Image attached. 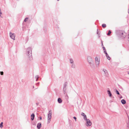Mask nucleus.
Masks as SVG:
<instances>
[{
  "label": "nucleus",
  "mask_w": 129,
  "mask_h": 129,
  "mask_svg": "<svg viewBox=\"0 0 129 129\" xmlns=\"http://www.w3.org/2000/svg\"><path fill=\"white\" fill-rule=\"evenodd\" d=\"M27 55L30 58L29 60H30L32 59V49L30 48H28L27 49Z\"/></svg>",
  "instance_id": "obj_1"
},
{
  "label": "nucleus",
  "mask_w": 129,
  "mask_h": 129,
  "mask_svg": "<svg viewBox=\"0 0 129 129\" xmlns=\"http://www.w3.org/2000/svg\"><path fill=\"white\" fill-rule=\"evenodd\" d=\"M87 62L90 65H91L93 63V60L92 57L90 56H88L87 57Z\"/></svg>",
  "instance_id": "obj_2"
},
{
  "label": "nucleus",
  "mask_w": 129,
  "mask_h": 129,
  "mask_svg": "<svg viewBox=\"0 0 129 129\" xmlns=\"http://www.w3.org/2000/svg\"><path fill=\"white\" fill-rule=\"evenodd\" d=\"M95 63L96 66L98 67L100 64V58L96 57L95 58Z\"/></svg>",
  "instance_id": "obj_3"
},
{
  "label": "nucleus",
  "mask_w": 129,
  "mask_h": 129,
  "mask_svg": "<svg viewBox=\"0 0 129 129\" xmlns=\"http://www.w3.org/2000/svg\"><path fill=\"white\" fill-rule=\"evenodd\" d=\"M52 112L50 110L49 111V113L48 115V123H50L51 119V118Z\"/></svg>",
  "instance_id": "obj_4"
},
{
  "label": "nucleus",
  "mask_w": 129,
  "mask_h": 129,
  "mask_svg": "<svg viewBox=\"0 0 129 129\" xmlns=\"http://www.w3.org/2000/svg\"><path fill=\"white\" fill-rule=\"evenodd\" d=\"M67 82H65L63 84V90L64 94L66 93L67 92Z\"/></svg>",
  "instance_id": "obj_5"
},
{
  "label": "nucleus",
  "mask_w": 129,
  "mask_h": 129,
  "mask_svg": "<svg viewBox=\"0 0 129 129\" xmlns=\"http://www.w3.org/2000/svg\"><path fill=\"white\" fill-rule=\"evenodd\" d=\"M85 120L86 121L85 125L87 126H89L91 125L92 122L89 119H86Z\"/></svg>",
  "instance_id": "obj_6"
},
{
  "label": "nucleus",
  "mask_w": 129,
  "mask_h": 129,
  "mask_svg": "<svg viewBox=\"0 0 129 129\" xmlns=\"http://www.w3.org/2000/svg\"><path fill=\"white\" fill-rule=\"evenodd\" d=\"M10 37L13 40H15V35L14 33H13L11 32H10Z\"/></svg>",
  "instance_id": "obj_7"
},
{
  "label": "nucleus",
  "mask_w": 129,
  "mask_h": 129,
  "mask_svg": "<svg viewBox=\"0 0 129 129\" xmlns=\"http://www.w3.org/2000/svg\"><path fill=\"white\" fill-rule=\"evenodd\" d=\"M104 73V76L106 77H108L109 74L107 71L106 69H104L103 70Z\"/></svg>",
  "instance_id": "obj_8"
},
{
  "label": "nucleus",
  "mask_w": 129,
  "mask_h": 129,
  "mask_svg": "<svg viewBox=\"0 0 129 129\" xmlns=\"http://www.w3.org/2000/svg\"><path fill=\"white\" fill-rule=\"evenodd\" d=\"M81 115L84 117L83 118L84 120H86L87 119V116L85 114L83 113H82Z\"/></svg>",
  "instance_id": "obj_9"
},
{
  "label": "nucleus",
  "mask_w": 129,
  "mask_h": 129,
  "mask_svg": "<svg viewBox=\"0 0 129 129\" xmlns=\"http://www.w3.org/2000/svg\"><path fill=\"white\" fill-rule=\"evenodd\" d=\"M35 115L34 113L32 114L31 115V120H33L34 119Z\"/></svg>",
  "instance_id": "obj_10"
},
{
  "label": "nucleus",
  "mask_w": 129,
  "mask_h": 129,
  "mask_svg": "<svg viewBox=\"0 0 129 129\" xmlns=\"http://www.w3.org/2000/svg\"><path fill=\"white\" fill-rule=\"evenodd\" d=\"M41 126V123H38L37 125V127L38 129H40Z\"/></svg>",
  "instance_id": "obj_11"
},
{
  "label": "nucleus",
  "mask_w": 129,
  "mask_h": 129,
  "mask_svg": "<svg viewBox=\"0 0 129 129\" xmlns=\"http://www.w3.org/2000/svg\"><path fill=\"white\" fill-rule=\"evenodd\" d=\"M108 94L109 96H112V94L110 90H108L107 91Z\"/></svg>",
  "instance_id": "obj_12"
},
{
  "label": "nucleus",
  "mask_w": 129,
  "mask_h": 129,
  "mask_svg": "<svg viewBox=\"0 0 129 129\" xmlns=\"http://www.w3.org/2000/svg\"><path fill=\"white\" fill-rule=\"evenodd\" d=\"M57 101L58 103H61L62 102V100L60 98L58 99Z\"/></svg>",
  "instance_id": "obj_13"
},
{
  "label": "nucleus",
  "mask_w": 129,
  "mask_h": 129,
  "mask_svg": "<svg viewBox=\"0 0 129 129\" xmlns=\"http://www.w3.org/2000/svg\"><path fill=\"white\" fill-rule=\"evenodd\" d=\"M121 103L123 104H125L126 103V101L124 99L122 100L121 101Z\"/></svg>",
  "instance_id": "obj_14"
},
{
  "label": "nucleus",
  "mask_w": 129,
  "mask_h": 129,
  "mask_svg": "<svg viewBox=\"0 0 129 129\" xmlns=\"http://www.w3.org/2000/svg\"><path fill=\"white\" fill-rule=\"evenodd\" d=\"M106 56L107 57V59L108 60H110V57L108 55V54H107V53H106Z\"/></svg>",
  "instance_id": "obj_15"
},
{
  "label": "nucleus",
  "mask_w": 129,
  "mask_h": 129,
  "mask_svg": "<svg viewBox=\"0 0 129 129\" xmlns=\"http://www.w3.org/2000/svg\"><path fill=\"white\" fill-rule=\"evenodd\" d=\"M70 62L71 63H73L74 62V61L71 58H70Z\"/></svg>",
  "instance_id": "obj_16"
},
{
  "label": "nucleus",
  "mask_w": 129,
  "mask_h": 129,
  "mask_svg": "<svg viewBox=\"0 0 129 129\" xmlns=\"http://www.w3.org/2000/svg\"><path fill=\"white\" fill-rule=\"evenodd\" d=\"M71 67L73 68H75V65L73 63H72L71 65Z\"/></svg>",
  "instance_id": "obj_17"
},
{
  "label": "nucleus",
  "mask_w": 129,
  "mask_h": 129,
  "mask_svg": "<svg viewBox=\"0 0 129 129\" xmlns=\"http://www.w3.org/2000/svg\"><path fill=\"white\" fill-rule=\"evenodd\" d=\"M111 33V32L110 30H109L108 31V33L107 34L108 35H109Z\"/></svg>",
  "instance_id": "obj_18"
},
{
  "label": "nucleus",
  "mask_w": 129,
  "mask_h": 129,
  "mask_svg": "<svg viewBox=\"0 0 129 129\" xmlns=\"http://www.w3.org/2000/svg\"><path fill=\"white\" fill-rule=\"evenodd\" d=\"M102 26L103 27H105L106 26V24H103L102 25Z\"/></svg>",
  "instance_id": "obj_19"
},
{
  "label": "nucleus",
  "mask_w": 129,
  "mask_h": 129,
  "mask_svg": "<svg viewBox=\"0 0 129 129\" xmlns=\"http://www.w3.org/2000/svg\"><path fill=\"white\" fill-rule=\"evenodd\" d=\"M127 40L129 42V34L127 36Z\"/></svg>",
  "instance_id": "obj_20"
},
{
  "label": "nucleus",
  "mask_w": 129,
  "mask_h": 129,
  "mask_svg": "<svg viewBox=\"0 0 129 129\" xmlns=\"http://www.w3.org/2000/svg\"><path fill=\"white\" fill-rule=\"evenodd\" d=\"M116 93L118 94H119V93L118 91L117 90H116Z\"/></svg>",
  "instance_id": "obj_21"
},
{
  "label": "nucleus",
  "mask_w": 129,
  "mask_h": 129,
  "mask_svg": "<svg viewBox=\"0 0 129 129\" xmlns=\"http://www.w3.org/2000/svg\"><path fill=\"white\" fill-rule=\"evenodd\" d=\"M28 18H26L24 19V21L25 22H26V21H27V20H28Z\"/></svg>",
  "instance_id": "obj_22"
},
{
  "label": "nucleus",
  "mask_w": 129,
  "mask_h": 129,
  "mask_svg": "<svg viewBox=\"0 0 129 129\" xmlns=\"http://www.w3.org/2000/svg\"><path fill=\"white\" fill-rule=\"evenodd\" d=\"M4 74V73L3 72H0V74L1 75H3Z\"/></svg>",
  "instance_id": "obj_23"
},
{
  "label": "nucleus",
  "mask_w": 129,
  "mask_h": 129,
  "mask_svg": "<svg viewBox=\"0 0 129 129\" xmlns=\"http://www.w3.org/2000/svg\"><path fill=\"white\" fill-rule=\"evenodd\" d=\"M73 118L75 120V121H76V120L77 119L76 117L74 116V117Z\"/></svg>",
  "instance_id": "obj_24"
},
{
  "label": "nucleus",
  "mask_w": 129,
  "mask_h": 129,
  "mask_svg": "<svg viewBox=\"0 0 129 129\" xmlns=\"http://www.w3.org/2000/svg\"><path fill=\"white\" fill-rule=\"evenodd\" d=\"M104 50V53H105V54H106V53H107V52H106V49H105V50Z\"/></svg>",
  "instance_id": "obj_25"
},
{
  "label": "nucleus",
  "mask_w": 129,
  "mask_h": 129,
  "mask_svg": "<svg viewBox=\"0 0 129 129\" xmlns=\"http://www.w3.org/2000/svg\"><path fill=\"white\" fill-rule=\"evenodd\" d=\"M36 78H39V76H38V75H37L36 76Z\"/></svg>",
  "instance_id": "obj_26"
},
{
  "label": "nucleus",
  "mask_w": 129,
  "mask_h": 129,
  "mask_svg": "<svg viewBox=\"0 0 129 129\" xmlns=\"http://www.w3.org/2000/svg\"><path fill=\"white\" fill-rule=\"evenodd\" d=\"M39 82H38V83H36V85H39Z\"/></svg>",
  "instance_id": "obj_27"
},
{
  "label": "nucleus",
  "mask_w": 129,
  "mask_h": 129,
  "mask_svg": "<svg viewBox=\"0 0 129 129\" xmlns=\"http://www.w3.org/2000/svg\"><path fill=\"white\" fill-rule=\"evenodd\" d=\"M40 120H41L42 119V117L41 116H40Z\"/></svg>",
  "instance_id": "obj_28"
},
{
  "label": "nucleus",
  "mask_w": 129,
  "mask_h": 129,
  "mask_svg": "<svg viewBox=\"0 0 129 129\" xmlns=\"http://www.w3.org/2000/svg\"><path fill=\"white\" fill-rule=\"evenodd\" d=\"M103 50H105L106 49H105V48L104 47H103Z\"/></svg>",
  "instance_id": "obj_29"
},
{
  "label": "nucleus",
  "mask_w": 129,
  "mask_h": 129,
  "mask_svg": "<svg viewBox=\"0 0 129 129\" xmlns=\"http://www.w3.org/2000/svg\"><path fill=\"white\" fill-rule=\"evenodd\" d=\"M38 78H37V79H36V81H37L38 80Z\"/></svg>",
  "instance_id": "obj_30"
},
{
  "label": "nucleus",
  "mask_w": 129,
  "mask_h": 129,
  "mask_svg": "<svg viewBox=\"0 0 129 129\" xmlns=\"http://www.w3.org/2000/svg\"><path fill=\"white\" fill-rule=\"evenodd\" d=\"M123 33H121V36L122 35H123Z\"/></svg>",
  "instance_id": "obj_31"
},
{
  "label": "nucleus",
  "mask_w": 129,
  "mask_h": 129,
  "mask_svg": "<svg viewBox=\"0 0 129 129\" xmlns=\"http://www.w3.org/2000/svg\"><path fill=\"white\" fill-rule=\"evenodd\" d=\"M1 14H2V13H1V12L0 13V15H1Z\"/></svg>",
  "instance_id": "obj_32"
},
{
  "label": "nucleus",
  "mask_w": 129,
  "mask_h": 129,
  "mask_svg": "<svg viewBox=\"0 0 129 129\" xmlns=\"http://www.w3.org/2000/svg\"><path fill=\"white\" fill-rule=\"evenodd\" d=\"M0 16L1 17H1V14L0 15Z\"/></svg>",
  "instance_id": "obj_33"
},
{
  "label": "nucleus",
  "mask_w": 129,
  "mask_h": 129,
  "mask_svg": "<svg viewBox=\"0 0 129 129\" xmlns=\"http://www.w3.org/2000/svg\"><path fill=\"white\" fill-rule=\"evenodd\" d=\"M128 74H129V72H128Z\"/></svg>",
  "instance_id": "obj_34"
},
{
  "label": "nucleus",
  "mask_w": 129,
  "mask_h": 129,
  "mask_svg": "<svg viewBox=\"0 0 129 129\" xmlns=\"http://www.w3.org/2000/svg\"><path fill=\"white\" fill-rule=\"evenodd\" d=\"M33 88H34V86H33Z\"/></svg>",
  "instance_id": "obj_35"
},
{
  "label": "nucleus",
  "mask_w": 129,
  "mask_h": 129,
  "mask_svg": "<svg viewBox=\"0 0 129 129\" xmlns=\"http://www.w3.org/2000/svg\"><path fill=\"white\" fill-rule=\"evenodd\" d=\"M98 33H98V32H97V34H98Z\"/></svg>",
  "instance_id": "obj_36"
},
{
  "label": "nucleus",
  "mask_w": 129,
  "mask_h": 129,
  "mask_svg": "<svg viewBox=\"0 0 129 129\" xmlns=\"http://www.w3.org/2000/svg\"><path fill=\"white\" fill-rule=\"evenodd\" d=\"M102 45L103 46V44H102Z\"/></svg>",
  "instance_id": "obj_37"
},
{
  "label": "nucleus",
  "mask_w": 129,
  "mask_h": 129,
  "mask_svg": "<svg viewBox=\"0 0 129 129\" xmlns=\"http://www.w3.org/2000/svg\"><path fill=\"white\" fill-rule=\"evenodd\" d=\"M58 1H59V0H57Z\"/></svg>",
  "instance_id": "obj_38"
}]
</instances>
